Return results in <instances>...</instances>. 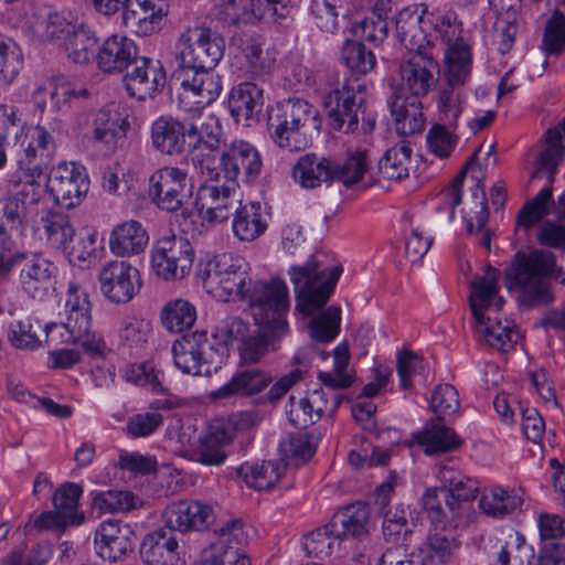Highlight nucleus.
<instances>
[{
    "instance_id": "6",
    "label": "nucleus",
    "mask_w": 565,
    "mask_h": 565,
    "mask_svg": "<svg viewBox=\"0 0 565 565\" xmlns=\"http://www.w3.org/2000/svg\"><path fill=\"white\" fill-rule=\"evenodd\" d=\"M341 273V266L322 268L313 256L303 266L291 267L289 275L297 295L296 309L305 316H311L322 308L333 292Z\"/></svg>"
},
{
    "instance_id": "47",
    "label": "nucleus",
    "mask_w": 565,
    "mask_h": 565,
    "mask_svg": "<svg viewBox=\"0 0 565 565\" xmlns=\"http://www.w3.org/2000/svg\"><path fill=\"white\" fill-rule=\"evenodd\" d=\"M534 558L533 546L527 544L519 532L510 533L497 552L500 565H533Z\"/></svg>"
},
{
    "instance_id": "27",
    "label": "nucleus",
    "mask_w": 565,
    "mask_h": 565,
    "mask_svg": "<svg viewBox=\"0 0 565 565\" xmlns=\"http://www.w3.org/2000/svg\"><path fill=\"white\" fill-rule=\"evenodd\" d=\"M473 329L479 341L502 351L512 349L520 338L514 323L508 319L502 321L497 313L473 320Z\"/></svg>"
},
{
    "instance_id": "17",
    "label": "nucleus",
    "mask_w": 565,
    "mask_h": 565,
    "mask_svg": "<svg viewBox=\"0 0 565 565\" xmlns=\"http://www.w3.org/2000/svg\"><path fill=\"white\" fill-rule=\"evenodd\" d=\"M177 78L180 81L179 100L185 110L209 106L223 89L222 78L214 70L178 71Z\"/></svg>"
},
{
    "instance_id": "11",
    "label": "nucleus",
    "mask_w": 565,
    "mask_h": 565,
    "mask_svg": "<svg viewBox=\"0 0 565 565\" xmlns=\"http://www.w3.org/2000/svg\"><path fill=\"white\" fill-rule=\"evenodd\" d=\"M191 191L186 171L178 167L159 168L149 178V199L161 211L172 213L181 210L188 203Z\"/></svg>"
},
{
    "instance_id": "48",
    "label": "nucleus",
    "mask_w": 565,
    "mask_h": 565,
    "mask_svg": "<svg viewBox=\"0 0 565 565\" xmlns=\"http://www.w3.org/2000/svg\"><path fill=\"white\" fill-rule=\"evenodd\" d=\"M412 149L405 142L398 143L384 153L379 161V172L387 180H402L409 173Z\"/></svg>"
},
{
    "instance_id": "19",
    "label": "nucleus",
    "mask_w": 565,
    "mask_h": 565,
    "mask_svg": "<svg viewBox=\"0 0 565 565\" xmlns=\"http://www.w3.org/2000/svg\"><path fill=\"white\" fill-rule=\"evenodd\" d=\"M218 19L237 28L255 24L260 20L264 9L273 15L284 18L289 13L287 7L277 8V0H216Z\"/></svg>"
},
{
    "instance_id": "16",
    "label": "nucleus",
    "mask_w": 565,
    "mask_h": 565,
    "mask_svg": "<svg viewBox=\"0 0 565 565\" xmlns=\"http://www.w3.org/2000/svg\"><path fill=\"white\" fill-rule=\"evenodd\" d=\"M47 189L56 204L72 209L79 205L86 196L89 179L83 166L63 162L51 170Z\"/></svg>"
},
{
    "instance_id": "44",
    "label": "nucleus",
    "mask_w": 565,
    "mask_h": 565,
    "mask_svg": "<svg viewBox=\"0 0 565 565\" xmlns=\"http://www.w3.org/2000/svg\"><path fill=\"white\" fill-rule=\"evenodd\" d=\"M522 497L501 487L484 489L479 500L481 511L492 518H503L522 505Z\"/></svg>"
},
{
    "instance_id": "60",
    "label": "nucleus",
    "mask_w": 565,
    "mask_h": 565,
    "mask_svg": "<svg viewBox=\"0 0 565 565\" xmlns=\"http://www.w3.org/2000/svg\"><path fill=\"white\" fill-rule=\"evenodd\" d=\"M341 309L337 306L329 307L310 322L311 337L320 342L332 341L340 331Z\"/></svg>"
},
{
    "instance_id": "29",
    "label": "nucleus",
    "mask_w": 565,
    "mask_h": 565,
    "mask_svg": "<svg viewBox=\"0 0 565 565\" xmlns=\"http://www.w3.org/2000/svg\"><path fill=\"white\" fill-rule=\"evenodd\" d=\"M332 160L316 153L300 156L292 166L291 177L302 189H316L332 182Z\"/></svg>"
},
{
    "instance_id": "18",
    "label": "nucleus",
    "mask_w": 565,
    "mask_h": 565,
    "mask_svg": "<svg viewBox=\"0 0 565 565\" xmlns=\"http://www.w3.org/2000/svg\"><path fill=\"white\" fill-rule=\"evenodd\" d=\"M224 52V38H178L173 55L178 71L214 70Z\"/></svg>"
},
{
    "instance_id": "26",
    "label": "nucleus",
    "mask_w": 565,
    "mask_h": 565,
    "mask_svg": "<svg viewBox=\"0 0 565 565\" xmlns=\"http://www.w3.org/2000/svg\"><path fill=\"white\" fill-rule=\"evenodd\" d=\"M23 259L26 260L20 271V285L32 298L43 299L57 273V267L41 254L25 256Z\"/></svg>"
},
{
    "instance_id": "38",
    "label": "nucleus",
    "mask_w": 565,
    "mask_h": 565,
    "mask_svg": "<svg viewBox=\"0 0 565 565\" xmlns=\"http://www.w3.org/2000/svg\"><path fill=\"white\" fill-rule=\"evenodd\" d=\"M271 379L268 373L259 369L243 370L212 393L214 398H227L233 395H254L268 386Z\"/></svg>"
},
{
    "instance_id": "4",
    "label": "nucleus",
    "mask_w": 565,
    "mask_h": 565,
    "mask_svg": "<svg viewBox=\"0 0 565 565\" xmlns=\"http://www.w3.org/2000/svg\"><path fill=\"white\" fill-rule=\"evenodd\" d=\"M196 276L205 291L220 301L243 300L252 285L248 264L228 254L201 263Z\"/></svg>"
},
{
    "instance_id": "64",
    "label": "nucleus",
    "mask_w": 565,
    "mask_h": 565,
    "mask_svg": "<svg viewBox=\"0 0 565 565\" xmlns=\"http://www.w3.org/2000/svg\"><path fill=\"white\" fill-rule=\"evenodd\" d=\"M23 126L19 109L13 105H0V148L17 146Z\"/></svg>"
},
{
    "instance_id": "21",
    "label": "nucleus",
    "mask_w": 565,
    "mask_h": 565,
    "mask_svg": "<svg viewBox=\"0 0 565 565\" xmlns=\"http://www.w3.org/2000/svg\"><path fill=\"white\" fill-rule=\"evenodd\" d=\"M62 129L60 120H53L49 128L43 125L23 127L19 132L17 146L23 152L29 163L38 161V164L46 166L51 162L55 152L54 132Z\"/></svg>"
},
{
    "instance_id": "46",
    "label": "nucleus",
    "mask_w": 565,
    "mask_h": 565,
    "mask_svg": "<svg viewBox=\"0 0 565 565\" xmlns=\"http://www.w3.org/2000/svg\"><path fill=\"white\" fill-rule=\"evenodd\" d=\"M160 317L164 329L171 333H180L194 324L196 310L190 301L179 298L167 302Z\"/></svg>"
},
{
    "instance_id": "36",
    "label": "nucleus",
    "mask_w": 565,
    "mask_h": 565,
    "mask_svg": "<svg viewBox=\"0 0 565 565\" xmlns=\"http://www.w3.org/2000/svg\"><path fill=\"white\" fill-rule=\"evenodd\" d=\"M263 104V89L250 82L234 87L228 100L231 114L236 121L254 119L260 114Z\"/></svg>"
},
{
    "instance_id": "39",
    "label": "nucleus",
    "mask_w": 565,
    "mask_h": 565,
    "mask_svg": "<svg viewBox=\"0 0 565 565\" xmlns=\"http://www.w3.org/2000/svg\"><path fill=\"white\" fill-rule=\"evenodd\" d=\"M88 498L98 514L128 513L142 505L141 499L127 490L90 491Z\"/></svg>"
},
{
    "instance_id": "62",
    "label": "nucleus",
    "mask_w": 565,
    "mask_h": 565,
    "mask_svg": "<svg viewBox=\"0 0 565 565\" xmlns=\"http://www.w3.org/2000/svg\"><path fill=\"white\" fill-rule=\"evenodd\" d=\"M151 334V322L140 317L126 318L121 323L119 332L121 342L129 348L143 347L148 342Z\"/></svg>"
},
{
    "instance_id": "3",
    "label": "nucleus",
    "mask_w": 565,
    "mask_h": 565,
    "mask_svg": "<svg viewBox=\"0 0 565 565\" xmlns=\"http://www.w3.org/2000/svg\"><path fill=\"white\" fill-rule=\"evenodd\" d=\"M319 113L307 100L289 98L278 103L268 119L271 139L289 151H300L310 145L308 131L319 129Z\"/></svg>"
},
{
    "instance_id": "15",
    "label": "nucleus",
    "mask_w": 565,
    "mask_h": 565,
    "mask_svg": "<svg viewBox=\"0 0 565 565\" xmlns=\"http://www.w3.org/2000/svg\"><path fill=\"white\" fill-rule=\"evenodd\" d=\"M218 175L223 172L226 181L249 183L257 179L263 169L259 151L245 140L225 143L217 158Z\"/></svg>"
},
{
    "instance_id": "14",
    "label": "nucleus",
    "mask_w": 565,
    "mask_h": 565,
    "mask_svg": "<svg viewBox=\"0 0 565 565\" xmlns=\"http://www.w3.org/2000/svg\"><path fill=\"white\" fill-rule=\"evenodd\" d=\"M365 100L366 86L356 82L344 83L331 92L326 102L331 127L342 134L353 132Z\"/></svg>"
},
{
    "instance_id": "7",
    "label": "nucleus",
    "mask_w": 565,
    "mask_h": 565,
    "mask_svg": "<svg viewBox=\"0 0 565 565\" xmlns=\"http://www.w3.org/2000/svg\"><path fill=\"white\" fill-rule=\"evenodd\" d=\"M186 138L193 149L190 156L194 171L206 181L218 177L216 150L220 147L222 127L213 114H202L186 126Z\"/></svg>"
},
{
    "instance_id": "8",
    "label": "nucleus",
    "mask_w": 565,
    "mask_h": 565,
    "mask_svg": "<svg viewBox=\"0 0 565 565\" xmlns=\"http://www.w3.org/2000/svg\"><path fill=\"white\" fill-rule=\"evenodd\" d=\"M411 38L409 43L404 45L408 49L411 56L399 66V83L394 92L395 95H403L408 98L418 99L428 94L436 85L435 71L437 63L428 54L430 45L427 38Z\"/></svg>"
},
{
    "instance_id": "51",
    "label": "nucleus",
    "mask_w": 565,
    "mask_h": 565,
    "mask_svg": "<svg viewBox=\"0 0 565 565\" xmlns=\"http://www.w3.org/2000/svg\"><path fill=\"white\" fill-rule=\"evenodd\" d=\"M334 168L332 173V182H342L345 186H351L360 182L367 170V152L366 150H355L349 152L347 159L342 163L332 160Z\"/></svg>"
},
{
    "instance_id": "2",
    "label": "nucleus",
    "mask_w": 565,
    "mask_h": 565,
    "mask_svg": "<svg viewBox=\"0 0 565 565\" xmlns=\"http://www.w3.org/2000/svg\"><path fill=\"white\" fill-rule=\"evenodd\" d=\"M554 267L555 259L550 252H519L505 269V285L510 290H520V300L524 305L550 303L553 296L550 291L548 277Z\"/></svg>"
},
{
    "instance_id": "40",
    "label": "nucleus",
    "mask_w": 565,
    "mask_h": 565,
    "mask_svg": "<svg viewBox=\"0 0 565 565\" xmlns=\"http://www.w3.org/2000/svg\"><path fill=\"white\" fill-rule=\"evenodd\" d=\"M36 228L51 245L57 248L68 245L75 235L68 215L51 209L41 211Z\"/></svg>"
},
{
    "instance_id": "49",
    "label": "nucleus",
    "mask_w": 565,
    "mask_h": 565,
    "mask_svg": "<svg viewBox=\"0 0 565 565\" xmlns=\"http://www.w3.org/2000/svg\"><path fill=\"white\" fill-rule=\"evenodd\" d=\"M253 423L254 414L248 412L238 413L228 419L216 418L209 424L204 437L226 447L233 443L237 428L247 427Z\"/></svg>"
},
{
    "instance_id": "5",
    "label": "nucleus",
    "mask_w": 565,
    "mask_h": 565,
    "mask_svg": "<svg viewBox=\"0 0 565 565\" xmlns=\"http://www.w3.org/2000/svg\"><path fill=\"white\" fill-rule=\"evenodd\" d=\"M243 300L249 303L254 320L264 332H273L278 337H285L288 333L286 316L290 301L285 281L275 278L267 282H252Z\"/></svg>"
},
{
    "instance_id": "56",
    "label": "nucleus",
    "mask_w": 565,
    "mask_h": 565,
    "mask_svg": "<svg viewBox=\"0 0 565 565\" xmlns=\"http://www.w3.org/2000/svg\"><path fill=\"white\" fill-rule=\"evenodd\" d=\"M124 376L126 381L148 388L154 394H161L166 392V387L162 383L163 373L150 362L131 364L127 366L125 369Z\"/></svg>"
},
{
    "instance_id": "42",
    "label": "nucleus",
    "mask_w": 565,
    "mask_h": 565,
    "mask_svg": "<svg viewBox=\"0 0 565 565\" xmlns=\"http://www.w3.org/2000/svg\"><path fill=\"white\" fill-rule=\"evenodd\" d=\"M370 511L363 503L348 505L338 511L331 519L332 526L338 529L340 539L360 537L369 531Z\"/></svg>"
},
{
    "instance_id": "13",
    "label": "nucleus",
    "mask_w": 565,
    "mask_h": 565,
    "mask_svg": "<svg viewBox=\"0 0 565 565\" xmlns=\"http://www.w3.org/2000/svg\"><path fill=\"white\" fill-rule=\"evenodd\" d=\"M102 295L114 305H125L139 292L140 271L126 260H109L102 265L98 276Z\"/></svg>"
},
{
    "instance_id": "32",
    "label": "nucleus",
    "mask_w": 565,
    "mask_h": 565,
    "mask_svg": "<svg viewBox=\"0 0 565 565\" xmlns=\"http://www.w3.org/2000/svg\"><path fill=\"white\" fill-rule=\"evenodd\" d=\"M445 78L449 86H462L470 76L472 53L462 38H448L445 51Z\"/></svg>"
},
{
    "instance_id": "58",
    "label": "nucleus",
    "mask_w": 565,
    "mask_h": 565,
    "mask_svg": "<svg viewBox=\"0 0 565 565\" xmlns=\"http://www.w3.org/2000/svg\"><path fill=\"white\" fill-rule=\"evenodd\" d=\"M458 86L445 88L439 96L438 110L440 120L448 128L455 130L457 128L458 118L465 108L466 98L462 90Z\"/></svg>"
},
{
    "instance_id": "54",
    "label": "nucleus",
    "mask_w": 565,
    "mask_h": 565,
    "mask_svg": "<svg viewBox=\"0 0 565 565\" xmlns=\"http://www.w3.org/2000/svg\"><path fill=\"white\" fill-rule=\"evenodd\" d=\"M23 53L13 38L0 39V84H10L20 73Z\"/></svg>"
},
{
    "instance_id": "9",
    "label": "nucleus",
    "mask_w": 565,
    "mask_h": 565,
    "mask_svg": "<svg viewBox=\"0 0 565 565\" xmlns=\"http://www.w3.org/2000/svg\"><path fill=\"white\" fill-rule=\"evenodd\" d=\"M171 353L174 366L184 374L210 376L223 364V354L211 344L204 331L175 340Z\"/></svg>"
},
{
    "instance_id": "31",
    "label": "nucleus",
    "mask_w": 565,
    "mask_h": 565,
    "mask_svg": "<svg viewBox=\"0 0 565 565\" xmlns=\"http://www.w3.org/2000/svg\"><path fill=\"white\" fill-rule=\"evenodd\" d=\"M268 214L259 202H242L233 213V233L242 242H253L265 233Z\"/></svg>"
},
{
    "instance_id": "25",
    "label": "nucleus",
    "mask_w": 565,
    "mask_h": 565,
    "mask_svg": "<svg viewBox=\"0 0 565 565\" xmlns=\"http://www.w3.org/2000/svg\"><path fill=\"white\" fill-rule=\"evenodd\" d=\"M138 60L131 38H106L96 51L97 67L106 74H119Z\"/></svg>"
},
{
    "instance_id": "22",
    "label": "nucleus",
    "mask_w": 565,
    "mask_h": 565,
    "mask_svg": "<svg viewBox=\"0 0 565 565\" xmlns=\"http://www.w3.org/2000/svg\"><path fill=\"white\" fill-rule=\"evenodd\" d=\"M163 518L171 531L186 532L207 527L214 514L210 505L200 501H179L166 508Z\"/></svg>"
},
{
    "instance_id": "35",
    "label": "nucleus",
    "mask_w": 565,
    "mask_h": 565,
    "mask_svg": "<svg viewBox=\"0 0 565 565\" xmlns=\"http://www.w3.org/2000/svg\"><path fill=\"white\" fill-rule=\"evenodd\" d=\"M289 420L297 428H307L322 417L328 409V397L323 390H315L307 396L295 399L289 397Z\"/></svg>"
},
{
    "instance_id": "1",
    "label": "nucleus",
    "mask_w": 565,
    "mask_h": 565,
    "mask_svg": "<svg viewBox=\"0 0 565 565\" xmlns=\"http://www.w3.org/2000/svg\"><path fill=\"white\" fill-rule=\"evenodd\" d=\"M60 321L50 322L44 328L30 318L15 321L10 327L9 340L18 349L34 350L42 340L60 338L61 343L77 344L89 354H100L105 348L103 338L93 329L92 306L87 294L75 282H70L65 294L64 309L58 313Z\"/></svg>"
},
{
    "instance_id": "41",
    "label": "nucleus",
    "mask_w": 565,
    "mask_h": 565,
    "mask_svg": "<svg viewBox=\"0 0 565 565\" xmlns=\"http://www.w3.org/2000/svg\"><path fill=\"white\" fill-rule=\"evenodd\" d=\"M286 465L280 460H268L260 463L244 462L238 468V475L249 488L258 491L277 484L285 473Z\"/></svg>"
},
{
    "instance_id": "23",
    "label": "nucleus",
    "mask_w": 565,
    "mask_h": 565,
    "mask_svg": "<svg viewBox=\"0 0 565 565\" xmlns=\"http://www.w3.org/2000/svg\"><path fill=\"white\" fill-rule=\"evenodd\" d=\"M499 271L489 267L484 275L470 282V308L473 320L490 313H498L504 303L499 295Z\"/></svg>"
},
{
    "instance_id": "12",
    "label": "nucleus",
    "mask_w": 565,
    "mask_h": 565,
    "mask_svg": "<svg viewBox=\"0 0 565 565\" xmlns=\"http://www.w3.org/2000/svg\"><path fill=\"white\" fill-rule=\"evenodd\" d=\"M196 191L195 209L200 216L209 223H222L235 212L239 205L238 185L233 181L220 183L216 180L206 181Z\"/></svg>"
},
{
    "instance_id": "20",
    "label": "nucleus",
    "mask_w": 565,
    "mask_h": 565,
    "mask_svg": "<svg viewBox=\"0 0 565 565\" xmlns=\"http://www.w3.org/2000/svg\"><path fill=\"white\" fill-rule=\"evenodd\" d=\"M135 67L125 75L128 94L139 100L153 98L167 82L166 71L159 61L139 57Z\"/></svg>"
},
{
    "instance_id": "34",
    "label": "nucleus",
    "mask_w": 565,
    "mask_h": 565,
    "mask_svg": "<svg viewBox=\"0 0 565 565\" xmlns=\"http://www.w3.org/2000/svg\"><path fill=\"white\" fill-rule=\"evenodd\" d=\"M178 546V541L171 532L159 530L143 539L140 554L147 565H177Z\"/></svg>"
},
{
    "instance_id": "33",
    "label": "nucleus",
    "mask_w": 565,
    "mask_h": 565,
    "mask_svg": "<svg viewBox=\"0 0 565 565\" xmlns=\"http://www.w3.org/2000/svg\"><path fill=\"white\" fill-rule=\"evenodd\" d=\"M149 236L137 221H127L115 226L109 236L110 252L118 257H129L142 253Z\"/></svg>"
},
{
    "instance_id": "37",
    "label": "nucleus",
    "mask_w": 565,
    "mask_h": 565,
    "mask_svg": "<svg viewBox=\"0 0 565 565\" xmlns=\"http://www.w3.org/2000/svg\"><path fill=\"white\" fill-rule=\"evenodd\" d=\"M391 113L399 135L411 136L423 130L425 118L419 99L395 95L391 102Z\"/></svg>"
},
{
    "instance_id": "57",
    "label": "nucleus",
    "mask_w": 565,
    "mask_h": 565,
    "mask_svg": "<svg viewBox=\"0 0 565 565\" xmlns=\"http://www.w3.org/2000/svg\"><path fill=\"white\" fill-rule=\"evenodd\" d=\"M282 459L286 465L299 466L307 462L316 452V447L305 434H297L282 440L279 446Z\"/></svg>"
},
{
    "instance_id": "63",
    "label": "nucleus",
    "mask_w": 565,
    "mask_h": 565,
    "mask_svg": "<svg viewBox=\"0 0 565 565\" xmlns=\"http://www.w3.org/2000/svg\"><path fill=\"white\" fill-rule=\"evenodd\" d=\"M39 26H44L43 30L38 28L35 32H45L47 35H57L58 33L65 35H77L86 33V26L78 19L73 18L70 13L54 12L41 21Z\"/></svg>"
},
{
    "instance_id": "28",
    "label": "nucleus",
    "mask_w": 565,
    "mask_h": 565,
    "mask_svg": "<svg viewBox=\"0 0 565 565\" xmlns=\"http://www.w3.org/2000/svg\"><path fill=\"white\" fill-rule=\"evenodd\" d=\"M186 125L170 115L158 117L150 127L153 148L164 154H180L186 140Z\"/></svg>"
},
{
    "instance_id": "45",
    "label": "nucleus",
    "mask_w": 565,
    "mask_h": 565,
    "mask_svg": "<svg viewBox=\"0 0 565 565\" xmlns=\"http://www.w3.org/2000/svg\"><path fill=\"white\" fill-rule=\"evenodd\" d=\"M415 440L424 447L426 455L433 456L458 448L461 440L449 427L439 424L427 426L415 435Z\"/></svg>"
},
{
    "instance_id": "59",
    "label": "nucleus",
    "mask_w": 565,
    "mask_h": 565,
    "mask_svg": "<svg viewBox=\"0 0 565 565\" xmlns=\"http://www.w3.org/2000/svg\"><path fill=\"white\" fill-rule=\"evenodd\" d=\"M342 58L355 72L365 74L375 67L376 58L373 52L354 39H348L342 47Z\"/></svg>"
},
{
    "instance_id": "10",
    "label": "nucleus",
    "mask_w": 565,
    "mask_h": 565,
    "mask_svg": "<svg viewBox=\"0 0 565 565\" xmlns=\"http://www.w3.org/2000/svg\"><path fill=\"white\" fill-rule=\"evenodd\" d=\"M194 249L191 243L177 235L159 238L151 250V267L166 281L181 280L191 271Z\"/></svg>"
},
{
    "instance_id": "53",
    "label": "nucleus",
    "mask_w": 565,
    "mask_h": 565,
    "mask_svg": "<svg viewBox=\"0 0 565 565\" xmlns=\"http://www.w3.org/2000/svg\"><path fill=\"white\" fill-rule=\"evenodd\" d=\"M350 354L348 345L340 343L333 350V367L328 372H320L318 379L328 387L347 388L352 383L349 370Z\"/></svg>"
},
{
    "instance_id": "50",
    "label": "nucleus",
    "mask_w": 565,
    "mask_h": 565,
    "mask_svg": "<svg viewBox=\"0 0 565 565\" xmlns=\"http://www.w3.org/2000/svg\"><path fill=\"white\" fill-rule=\"evenodd\" d=\"M282 337L275 335L273 332H264L259 327L253 334L245 337L238 345L241 363L254 364L262 361L267 354L269 348L275 350V342Z\"/></svg>"
},
{
    "instance_id": "55",
    "label": "nucleus",
    "mask_w": 565,
    "mask_h": 565,
    "mask_svg": "<svg viewBox=\"0 0 565 565\" xmlns=\"http://www.w3.org/2000/svg\"><path fill=\"white\" fill-rule=\"evenodd\" d=\"M332 526L331 521L308 534L303 540V548L308 555L315 557H327L332 554L335 545H339L341 539Z\"/></svg>"
},
{
    "instance_id": "24",
    "label": "nucleus",
    "mask_w": 565,
    "mask_h": 565,
    "mask_svg": "<svg viewBox=\"0 0 565 565\" xmlns=\"http://www.w3.org/2000/svg\"><path fill=\"white\" fill-rule=\"evenodd\" d=\"M134 532L128 524L118 521H105L95 532V545L98 555L110 562H117L132 551Z\"/></svg>"
},
{
    "instance_id": "30",
    "label": "nucleus",
    "mask_w": 565,
    "mask_h": 565,
    "mask_svg": "<svg viewBox=\"0 0 565 565\" xmlns=\"http://www.w3.org/2000/svg\"><path fill=\"white\" fill-rule=\"evenodd\" d=\"M445 488H429L422 495V507L436 529H455L461 522L458 505L448 500Z\"/></svg>"
},
{
    "instance_id": "43",
    "label": "nucleus",
    "mask_w": 565,
    "mask_h": 565,
    "mask_svg": "<svg viewBox=\"0 0 565 565\" xmlns=\"http://www.w3.org/2000/svg\"><path fill=\"white\" fill-rule=\"evenodd\" d=\"M259 38H232L228 46L230 55L245 60L246 66L255 74L269 70L273 58L263 51Z\"/></svg>"
},
{
    "instance_id": "61",
    "label": "nucleus",
    "mask_w": 565,
    "mask_h": 565,
    "mask_svg": "<svg viewBox=\"0 0 565 565\" xmlns=\"http://www.w3.org/2000/svg\"><path fill=\"white\" fill-rule=\"evenodd\" d=\"M97 234L92 228H82L68 245L61 249L67 255L71 263H84L96 253Z\"/></svg>"
},
{
    "instance_id": "52",
    "label": "nucleus",
    "mask_w": 565,
    "mask_h": 565,
    "mask_svg": "<svg viewBox=\"0 0 565 565\" xmlns=\"http://www.w3.org/2000/svg\"><path fill=\"white\" fill-rule=\"evenodd\" d=\"M83 489L72 482L62 484L53 494L52 501L54 509H57L75 525H81L85 521V514L79 511V499Z\"/></svg>"
}]
</instances>
